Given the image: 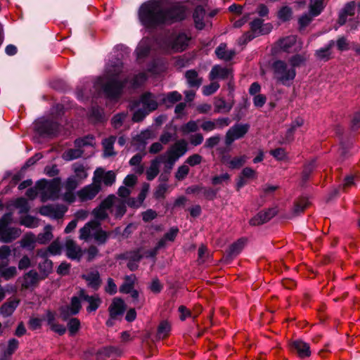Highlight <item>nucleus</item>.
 <instances>
[{"label": "nucleus", "mask_w": 360, "mask_h": 360, "mask_svg": "<svg viewBox=\"0 0 360 360\" xmlns=\"http://www.w3.org/2000/svg\"><path fill=\"white\" fill-rule=\"evenodd\" d=\"M291 349L296 352L300 358L308 357L311 354L310 347L309 344L303 342L302 340H297L293 341L291 345Z\"/></svg>", "instance_id": "nucleus-24"}, {"label": "nucleus", "mask_w": 360, "mask_h": 360, "mask_svg": "<svg viewBox=\"0 0 360 360\" xmlns=\"http://www.w3.org/2000/svg\"><path fill=\"white\" fill-rule=\"evenodd\" d=\"M20 234L21 231L20 229L10 228L7 226L5 227L0 240L4 243H10L18 238Z\"/></svg>", "instance_id": "nucleus-30"}, {"label": "nucleus", "mask_w": 360, "mask_h": 360, "mask_svg": "<svg viewBox=\"0 0 360 360\" xmlns=\"http://www.w3.org/2000/svg\"><path fill=\"white\" fill-rule=\"evenodd\" d=\"M60 179H53L51 181L41 180L37 183V188L41 201L53 200L58 198L60 191Z\"/></svg>", "instance_id": "nucleus-5"}, {"label": "nucleus", "mask_w": 360, "mask_h": 360, "mask_svg": "<svg viewBox=\"0 0 360 360\" xmlns=\"http://www.w3.org/2000/svg\"><path fill=\"white\" fill-rule=\"evenodd\" d=\"M355 12L356 5L354 2L352 1L347 4L340 13L338 19L339 24L342 25L348 22V26L349 27L350 30L356 29L359 22L353 20L352 18L354 15Z\"/></svg>", "instance_id": "nucleus-9"}, {"label": "nucleus", "mask_w": 360, "mask_h": 360, "mask_svg": "<svg viewBox=\"0 0 360 360\" xmlns=\"http://www.w3.org/2000/svg\"><path fill=\"white\" fill-rule=\"evenodd\" d=\"M80 328V321L76 318H72L68 322V328L71 335H74Z\"/></svg>", "instance_id": "nucleus-58"}, {"label": "nucleus", "mask_w": 360, "mask_h": 360, "mask_svg": "<svg viewBox=\"0 0 360 360\" xmlns=\"http://www.w3.org/2000/svg\"><path fill=\"white\" fill-rule=\"evenodd\" d=\"M19 342L15 338L10 339L6 345L1 346L0 360H9L12 354L17 350Z\"/></svg>", "instance_id": "nucleus-20"}, {"label": "nucleus", "mask_w": 360, "mask_h": 360, "mask_svg": "<svg viewBox=\"0 0 360 360\" xmlns=\"http://www.w3.org/2000/svg\"><path fill=\"white\" fill-rule=\"evenodd\" d=\"M82 153L83 150L81 148L75 147V148H71L64 152L63 154V158L65 160L70 161L79 158Z\"/></svg>", "instance_id": "nucleus-48"}, {"label": "nucleus", "mask_w": 360, "mask_h": 360, "mask_svg": "<svg viewBox=\"0 0 360 360\" xmlns=\"http://www.w3.org/2000/svg\"><path fill=\"white\" fill-rule=\"evenodd\" d=\"M78 182L77 181L75 177L71 176L67 179L65 187L69 192L65 193L64 196L65 200L70 202H72L75 200V196L71 192L76 188Z\"/></svg>", "instance_id": "nucleus-36"}, {"label": "nucleus", "mask_w": 360, "mask_h": 360, "mask_svg": "<svg viewBox=\"0 0 360 360\" xmlns=\"http://www.w3.org/2000/svg\"><path fill=\"white\" fill-rule=\"evenodd\" d=\"M61 245L60 242L56 240L51 243V245L46 249H40L39 250H45L46 252V255H58L61 253Z\"/></svg>", "instance_id": "nucleus-50"}, {"label": "nucleus", "mask_w": 360, "mask_h": 360, "mask_svg": "<svg viewBox=\"0 0 360 360\" xmlns=\"http://www.w3.org/2000/svg\"><path fill=\"white\" fill-rule=\"evenodd\" d=\"M18 305V301L12 300L4 303L0 308V313L4 316L11 315Z\"/></svg>", "instance_id": "nucleus-41"}, {"label": "nucleus", "mask_w": 360, "mask_h": 360, "mask_svg": "<svg viewBox=\"0 0 360 360\" xmlns=\"http://www.w3.org/2000/svg\"><path fill=\"white\" fill-rule=\"evenodd\" d=\"M72 169L77 177L80 179H84L87 176V173L84 167L78 163H75L72 165Z\"/></svg>", "instance_id": "nucleus-62"}, {"label": "nucleus", "mask_w": 360, "mask_h": 360, "mask_svg": "<svg viewBox=\"0 0 360 360\" xmlns=\"http://www.w3.org/2000/svg\"><path fill=\"white\" fill-rule=\"evenodd\" d=\"M125 309L124 302L122 300L115 298L109 307L110 316L112 319H115L117 316L124 313Z\"/></svg>", "instance_id": "nucleus-29"}, {"label": "nucleus", "mask_w": 360, "mask_h": 360, "mask_svg": "<svg viewBox=\"0 0 360 360\" xmlns=\"http://www.w3.org/2000/svg\"><path fill=\"white\" fill-rule=\"evenodd\" d=\"M233 105L232 102H226L223 98H215L214 101V112L217 113H227Z\"/></svg>", "instance_id": "nucleus-32"}, {"label": "nucleus", "mask_w": 360, "mask_h": 360, "mask_svg": "<svg viewBox=\"0 0 360 360\" xmlns=\"http://www.w3.org/2000/svg\"><path fill=\"white\" fill-rule=\"evenodd\" d=\"M164 157H158L151 161L150 165L146 170L147 179L153 180L159 173V166Z\"/></svg>", "instance_id": "nucleus-35"}, {"label": "nucleus", "mask_w": 360, "mask_h": 360, "mask_svg": "<svg viewBox=\"0 0 360 360\" xmlns=\"http://www.w3.org/2000/svg\"><path fill=\"white\" fill-rule=\"evenodd\" d=\"M292 9L287 6L281 7L278 11V19L283 22L289 20L292 18Z\"/></svg>", "instance_id": "nucleus-52"}, {"label": "nucleus", "mask_w": 360, "mask_h": 360, "mask_svg": "<svg viewBox=\"0 0 360 360\" xmlns=\"http://www.w3.org/2000/svg\"><path fill=\"white\" fill-rule=\"evenodd\" d=\"M190 39L191 37L184 32L173 34L165 42L164 48L174 52L182 51L188 46Z\"/></svg>", "instance_id": "nucleus-8"}, {"label": "nucleus", "mask_w": 360, "mask_h": 360, "mask_svg": "<svg viewBox=\"0 0 360 360\" xmlns=\"http://www.w3.org/2000/svg\"><path fill=\"white\" fill-rule=\"evenodd\" d=\"M14 206L19 209L20 213H26L30 210L28 202L24 198H18L14 202Z\"/></svg>", "instance_id": "nucleus-56"}, {"label": "nucleus", "mask_w": 360, "mask_h": 360, "mask_svg": "<svg viewBox=\"0 0 360 360\" xmlns=\"http://www.w3.org/2000/svg\"><path fill=\"white\" fill-rule=\"evenodd\" d=\"M215 53L219 59L225 61L231 60L236 54L234 50H227L226 44L224 43H221L219 45L215 50Z\"/></svg>", "instance_id": "nucleus-31"}, {"label": "nucleus", "mask_w": 360, "mask_h": 360, "mask_svg": "<svg viewBox=\"0 0 360 360\" xmlns=\"http://www.w3.org/2000/svg\"><path fill=\"white\" fill-rule=\"evenodd\" d=\"M116 137L114 136H111L108 139H105L103 141V146L104 148V156L109 157L115 155V152L113 151V145L115 142Z\"/></svg>", "instance_id": "nucleus-42"}, {"label": "nucleus", "mask_w": 360, "mask_h": 360, "mask_svg": "<svg viewBox=\"0 0 360 360\" xmlns=\"http://www.w3.org/2000/svg\"><path fill=\"white\" fill-rule=\"evenodd\" d=\"M188 172H189V168H188V165H183L178 168V169L176 172V174H175V177L176 179H178L179 181L183 180L186 178V176H187Z\"/></svg>", "instance_id": "nucleus-64"}, {"label": "nucleus", "mask_w": 360, "mask_h": 360, "mask_svg": "<svg viewBox=\"0 0 360 360\" xmlns=\"http://www.w3.org/2000/svg\"><path fill=\"white\" fill-rule=\"evenodd\" d=\"M35 243H37V238L32 233L26 234L20 240L21 246L29 250L34 249Z\"/></svg>", "instance_id": "nucleus-46"}, {"label": "nucleus", "mask_w": 360, "mask_h": 360, "mask_svg": "<svg viewBox=\"0 0 360 360\" xmlns=\"http://www.w3.org/2000/svg\"><path fill=\"white\" fill-rule=\"evenodd\" d=\"M232 77L231 70L219 65H214L209 74V79L214 81L217 79H226Z\"/></svg>", "instance_id": "nucleus-23"}, {"label": "nucleus", "mask_w": 360, "mask_h": 360, "mask_svg": "<svg viewBox=\"0 0 360 360\" xmlns=\"http://www.w3.org/2000/svg\"><path fill=\"white\" fill-rule=\"evenodd\" d=\"M185 77L189 86L198 89L202 84V79L199 77L198 72L194 70L186 72Z\"/></svg>", "instance_id": "nucleus-34"}, {"label": "nucleus", "mask_w": 360, "mask_h": 360, "mask_svg": "<svg viewBox=\"0 0 360 360\" xmlns=\"http://www.w3.org/2000/svg\"><path fill=\"white\" fill-rule=\"evenodd\" d=\"M39 280V276L35 271H30L28 273L25 274L23 280L22 281V288L25 289H32L38 283Z\"/></svg>", "instance_id": "nucleus-27"}, {"label": "nucleus", "mask_w": 360, "mask_h": 360, "mask_svg": "<svg viewBox=\"0 0 360 360\" xmlns=\"http://www.w3.org/2000/svg\"><path fill=\"white\" fill-rule=\"evenodd\" d=\"M108 198H111L112 203L110 211L112 213L116 218H121L126 212V202L125 200H121L115 195H109Z\"/></svg>", "instance_id": "nucleus-21"}, {"label": "nucleus", "mask_w": 360, "mask_h": 360, "mask_svg": "<svg viewBox=\"0 0 360 360\" xmlns=\"http://www.w3.org/2000/svg\"><path fill=\"white\" fill-rule=\"evenodd\" d=\"M37 257L41 259L38 264V268L44 278L52 272L53 262L48 258L49 256L46 255L45 250H37Z\"/></svg>", "instance_id": "nucleus-16"}, {"label": "nucleus", "mask_w": 360, "mask_h": 360, "mask_svg": "<svg viewBox=\"0 0 360 360\" xmlns=\"http://www.w3.org/2000/svg\"><path fill=\"white\" fill-rule=\"evenodd\" d=\"M247 156L240 155L233 158L224 157L223 162L231 169H238L243 166L246 162Z\"/></svg>", "instance_id": "nucleus-33"}, {"label": "nucleus", "mask_w": 360, "mask_h": 360, "mask_svg": "<svg viewBox=\"0 0 360 360\" xmlns=\"http://www.w3.org/2000/svg\"><path fill=\"white\" fill-rule=\"evenodd\" d=\"M181 130L184 134L197 131L198 130V121H189L181 127Z\"/></svg>", "instance_id": "nucleus-55"}, {"label": "nucleus", "mask_w": 360, "mask_h": 360, "mask_svg": "<svg viewBox=\"0 0 360 360\" xmlns=\"http://www.w3.org/2000/svg\"><path fill=\"white\" fill-rule=\"evenodd\" d=\"M187 150V143L185 140L181 139L172 145L166 153L178 160L186 154Z\"/></svg>", "instance_id": "nucleus-22"}, {"label": "nucleus", "mask_w": 360, "mask_h": 360, "mask_svg": "<svg viewBox=\"0 0 360 360\" xmlns=\"http://www.w3.org/2000/svg\"><path fill=\"white\" fill-rule=\"evenodd\" d=\"M249 125L247 124H236L231 127L226 132L225 143L230 146L234 141L243 137L248 131Z\"/></svg>", "instance_id": "nucleus-11"}, {"label": "nucleus", "mask_w": 360, "mask_h": 360, "mask_svg": "<svg viewBox=\"0 0 360 360\" xmlns=\"http://www.w3.org/2000/svg\"><path fill=\"white\" fill-rule=\"evenodd\" d=\"M186 15L183 5L171 4L168 0H150L143 3L139 10V20L147 29L181 20Z\"/></svg>", "instance_id": "nucleus-1"}, {"label": "nucleus", "mask_w": 360, "mask_h": 360, "mask_svg": "<svg viewBox=\"0 0 360 360\" xmlns=\"http://www.w3.org/2000/svg\"><path fill=\"white\" fill-rule=\"evenodd\" d=\"M101 190V187L93 180V183L84 186L77 192L80 201L84 202L94 199Z\"/></svg>", "instance_id": "nucleus-15"}, {"label": "nucleus", "mask_w": 360, "mask_h": 360, "mask_svg": "<svg viewBox=\"0 0 360 360\" xmlns=\"http://www.w3.org/2000/svg\"><path fill=\"white\" fill-rule=\"evenodd\" d=\"M67 211V207L63 205H47L42 206L39 213L52 219H61Z\"/></svg>", "instance_id": "nucleus-14"}, {"label": "nucleus", "mask_w": 360, "mask_h": 360, "mask_svg": "<svg viewBox=\"0 0 360 360\" xmlns=\"http://www.w3.org/2000/svg\"><path fill=\"white\" fill-rule=\"evenodd\" d=\"M53 238L51 233V226H46L43 233H39L37 238V243L39 244H46Z\"/></svg>", "instance_id": "nucleus-49"}, {"label": "nucleus", "mask_w": 360, "mask_h": 360, "mask_svg": "<svg viewBox=\"0 0 360 360\" xmlns=\"http://www.w3.org/2000/svg\"><path fill=\"white\" fill-rule=\"evenodd\" d=\"M220 85L216 81H212L210 84L205 85L202 89V92L204 96H208L214 94L219 89Z\"/></svg>", "instance_id": "nucleus-53"}, {"label": "nucleus", "mask_w": 360, "mask_h": 360, "mask_svg": "<svg viewBox=\"0 0 360 360\" xmlns=\"http://www.w3.org/2000/svg\"><path fill=\"white\" fill-rule=\"evenodd\" d=\"M335 41L333 40L330 41L328 44L316 51V56L318 58L323 60H328L330 58L331 49L334 46Z\"/></svg>", "instance_id": "nucleus-38"}, {"label": "nucleus", "mask_w": 360, "mask_h": 360, "mask_svg": "<svg viewBox=\"0 0 360 360\" xmlns=\"http://www.w3.org/2000/svg\"><path fill=\"white\" fill-rule=\"evenodd\" d=\"M277 46L283 51L297 52L302 49V44L297 41L296 36L290 35L281 39L277 42Z\"/></svg>", "instance_id": "nucleus-13"}, {"label": "nucleus", "mask_w": 360, "mask_h": 360, "mask_svg": "<svg viewBox=\"0 0 360 360\" xmlns=\"http://www.w3.org/2000/svg\"><path fill=\"white\" fill-rule=\"evenodd\" d=\"M66 255L69 259L79 260L82 257V250L76 243L70 238H67L65 243Z\"/></svg>", "instance_id": "nucleus-18"}, {"label": "nucleus", "mask_w": 360, "mask_h": 360, "mask_svg": "<svg viewBox=\"0 0 360 360\" xmlns=\"http://www.w3.org/2000/svg\"><path fill=\"white\" fill-rule=\"evenodd\" d=\"M20 224L31 229L38 226L37 219L30 215L22 217L20 219Z\"/></svg>", "instance_id": "nucleus-54"}, {"label": "nucleus", "mask_w": 360, "mask_h": 360, "mask_svg": "<svg viewBox=\"0 0 360 360\" xmlns=\"http://www.w3.org/2000/svg\"><path fill=\"white\" fill-rule=\"evenodd\" d=\"M126 117L127 114L124 112L115 115L112 119V125L116 129L120 127Z\"/></svg>", "instance_id": "nucleus-63"}, {"label": "nucleus", "mask_w": 360, "mask_h": 360, "mask_svg": "<svg viewBox=\"0 0 360 360\" xmlns=\"http://www.w3.org/2000/svg\"><path fill=\"white\" fill-rule=\"evenodd\" d=\"M17 274V269L15 266H10L4 269L0 268V276L4 277L6 280H9L14 277Z\"/></svg>", "instance_id": "nucleus-61"}, {"label": "nucleus", "mask_w": 360, "mask_h": 360, "mask_svg": "<svg viewBox=\"0 0 360 360\" xmlns=\"http://www.w3.org/2000/svg\"><path fill=\"white\" fill-rule=\"evenodd\" d=\"M136 280L134 275L127 276L124 278V282L120 288V291L122 293H129L134 288V283Z\"/></svg>", "instance_id": "nucleus-44"}, {"label": "nucleus", "mask_w": 360, "mask_h": 360, "mask_svg": "<svg viewBox=\"0 0 360 360\" xmlns=\"http://www.w3.org/2000/svg\"><path fill=\"white\" fill-rule=\"evenodd\" d=\"M309 201L307 198H301L297 202H295L293 209L292 213L294 215H298L300 213L303 212L304 210L308 207Z\"/></svg>", "instance_id": "nucleus-51"}, {"label": "nucleus", "mask_w": 360, "mask_h": 360, "mask_svg": "<svg viewBox=\"0 0 360 360\" xmlns=\"http://www.w3.org/2000/svg\"><path fill=\"white\" fill-rule=\"evenodd\" d=\"M111 198H106L102 201L99 207L93 210L92 214L95 218L94 220L99 222V221L108 217V210H110L111 208Z\"/></svg>", "instance_id": "nucleus-19"}, {"label": "nucleus", "mask_w": 360, "mask_h": 360, "mask_svg": "<svg viewBox=\"0 0 360 360\" xmlns=\"http://www.w3.org/2000/svg\"><path fill=\"white\" fill-rule=\"evenodd\" d=\"M170 325L167 321H162L158 330V335L159 338H165L170 331Z\"/></svg>", "instance_id": "nucleus-60"}, {"label": "nucleus", "mask_w": 360, "mask_h": 360, "mask_svg": "<svg viewBox=\"0 0 360 360\" xmlns=\"http://www.w3.org/2000/svg\"><path fill=\"white\" fill-rule=\"evenodd\" d=\"M35 129L42 136H51L56 135L58 124L52 120L43 118L36 122Z\"/></svg>", "instance_id": "nucleus-10"}, {"label": "nucleus", "mask_w": 360, "mask_h": 360, "mask_svg": "<svg viewBox=\"0 0 360 360\" xmlns=\"http://www.w3.org/2000/svg\"><path fill=\"white\" fill-rule=\"evenodd\" d=\"M122 63L117 59L115 62L108 64L105 74L103 77H98L94 83V88L98 91H103L110 98H116L121 94L124 84L119 79L122 71Z\"/></svg>", "instance_id": "nucleus-2"}, {"label": "nucleus", "mask_w": 360, "mask_h": 360, "mask_svg": "<svg viewBox=\"0 0 360 360\" xmlns=\"http://www.w3.org/2000/svg\"><path fill=\"white\" fill-rule=\"evenodd\" d=\"M325 0H310L309 12L312 16L319 15L325 7Z\"/></svg>", "instance_id": "nucleus-40"}, {"label": "nucleus", "mask_w": 360, "mask_h": 360, "mask_svg": "<svg viewBox=\"0 0 360 360\" xmlns=\"http://www.w3.org/2000/svg\"><path fill=\"white\" fill-rule=\"evenodd\" d=\"M179 229L176 227H172L167 232L162 238H161L158 243V248H162L166 245V242H172L174 240Z\"/></svg>", "instance_id": "nucleus-39"}, {"label": "nucleus", "mask_w": 360, "mask_h": 360, "mask_svg": "<svg viewBox=\"0 0 360 360\" xmlns=\"http://www.w3.org/2000/svg\"><path fill=\"white\" fill-rule=\"evenodd\" d=\"M159 157H164L161 163L165 164V168L167 171H170L173 166L174 165L175 162L177 161L174 158H172L170 155H168L167 153H165V155H160Z\"/></svg>", "instance_id": "nucleus-59"}, {"label": "nucleus", "mask_w": 360, "mask_h": 360, "mask_svg": "<svg viewBox=\"0 0 360 360\" xmlns=\"http://www.w3.org/2000/svg\"><path fill=\"white\" fill-rule=\"evenodd\" d=\"M161 101V94H154L150 92L143 94L140 99L134 101L131 110H135L132 120L134 122L142 121L150 112L155 110Z\"/></svg>", "instance_id": "nucleus-3"}, {"label": "nucleus", "mask_w": 360, "mask_h": 360, "mask_svg": "<svg viewBox=\"0 0 360 360\" xmlns=\"http://www.w3.org/2000/svg\"><path fill=\"white\" fill-rule=\"evenodd\" d=\"M276 214L274 210H268L259 212L250 220V224L252 226H259L269 221Z\"/></svg>", "instance_id": "nucleus-25"}, {"label": "nucleus", "mask_w": 360, "mask_h": 360, "mask_svg": "<svg viewBox=\"0 0 360 360\" xmlns=\"http://www.w3.org/2000/svg\"><path fill=\"white\" fill-rule=\"evenodd\" d=\"M96 142L94 137L90 135L77 139L75 141V146L77 148H82L86 146H94Z\"/></svg>", "instance_id": "nucleus-47"}, {"label": "nucleus", "mask_w": 360, "mask_h": 360, "mask_svg": "<svg viewBox=\"0 0 360 360\" xmlns=\"http://www.w3.org/2000/svg\"><path fill=\"white\" fill-rule=\"evenodd\" d=\"M81 300L80 297H73L69 306L60 309V314L64 320H66L70 316L79 313L81 309Z\"/></svg>", "instance_id": "nucleus-17"}, {"label": "nucleus", "mask_w": 360, "mask_h": 360, "mask_svg": "<svg viewBox=\"0 0 360 360\" xmlns=\"http://www.w3.org/2000/svg\"><path fill=\"white\" fill-rule=\"evenodd\" d=\"M181 99V95L177 91H172L167 95H161V102L167 105H172Z\"/></svg>", "instance_id": "nucleus-43"}, {"label": "nucleus", "mask_w": 360, "mask_h": 360, "mask_svg": "<svg viewBox=\"0 0 360 360\" xmlns=\"http://www.w3.org/2000/svg\"><path fill=\"white\" fill-rule=\"evenodd\" d=\"M245 240L244 239H239L236 243L232 244L228 251V255L230 257H236L243 250L245 245Z\"/></svg>", "instance_id": "nucleus-45"}, {"label": "nucleus", "mask_w": 360, "mask_h": 360, "mask_svg": "<svg viewBox=\"0 0 360 360\" xmlns=\"http://www.w3.org/2000/svg\"><path fill=\"white\" fill-rule=\"evenodd\" d=\"M108 237V233L101 229L100 222L96 220L87 222L79 229V238L85 241L93 239L98 245H101L106 242Z\"/></svg>", "instance_id": "nucleus-4"}, {"label": "nucleus", "mask_w": 360, "mask_h": 360, "mask_svg": "<svg viewBox=\"0 0 360 360\" xmlns=\"http://www.w3.org/2000/svg\"><path fill=\"white\" fill-rule=\"evenodd\" d=\"M10 254L11 249L8 246L4 245L0 248V268L8 263Z\"/></svg>", "instance_id": "nucleus-57"}, {"label": "nucleus", "mask_w": 360, "mask_h": 360, "mask_svg": "<svg viewBox=\"0 0 360 360\" xmlns=\"http://www.w3.org/2000/svg\"><path fill=\"white\" fill-rule=\"evenodd\" d=\"M79 297L82 300L89 303L86 310L89 312L95 311L100 306L101 300L98 295L89 296L85 293L84 290L79 291Z\"/></svg>", "instance_id": "nucleus-28"}, {"label": "nucleus", "mask_w": 360, "mask_h": 360, "mask_svg": "<svg viewBox=\"0 0 360 360\" xmlns=\"http://www.w3.org/2000/svg\"><path fill=\"white\" fill-rule=\"evenodd\" d=\"M151 40L149 38H143L136 48V53L139 58L146 56L150 49Z\"/></svg>", "instance_id": "nucleus-37"}, {"label": "nucleus", "mask_w": 360, "mask_h": 360, "mask_svg": "<svg viewBox=\"0 0 360 360\" xmlns=\"http://www.w3.org/2000/svg\"><path fill=\"white\" fill-rule=\"evenodd\" d=\"M82 278L86 281L88 286L97 290L101 283L99 272L97 270H90L82 275Z\"/></svg>", "instance_id": "nucleus-26"}, {"label": "nucleus", "mask_w": 360, "mask_h": 360, "mask_svg": "<svg viewBox=\"0 0 360 360\" xmlns=\"http://www.w3.org/2000/svg\"><path fill=\"white\" fill-rule=\"evenodd\" d=\"M272 30L270 23L263 24L260 19H255L250 22V32H248L239 38L238 42L240 45H244L255 37L260 34L269 33Z\"/></svg>", "instance_id": "nucleus-6"}, {"label": "nucleus", "mask_w": 360, "mask_h": 360, "mask_svg": "<svg viewBox=\"0 0 360 360\" xmlns=\"http://www.w3.org/2000/svg\"><path fill=\"white\" fill-rule=\"evenodd\" d=\"M116 175L112 171L105 172L102 168H97L94 173L93 180L98 186L103 182L105 186H112L115 181Z\"/></svg>", "instance_id": "nucleus-12"}, {"label": "nucleus", "mask_w": 360, "mask_h": 360, "mask_svg": "<svg viewBox=\"0 0 360 360\" xmlns=\"http://www.w3.org/2000/svg\"><path fill=\"white\" fill-rule=\"evenodd\" d=\"M273 68L275 78L284 85L289 84L296 75L295 69L283 60L274 62Z\"/></svg>", "instance_id": "nucleus-7"}]
</instances>
